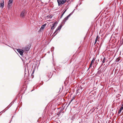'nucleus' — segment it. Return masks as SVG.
I'll list each match as a JSON object with an SVG mask.
<instances>
[{"label": "nucleus", "mask_w": 123, "mask_h": 123, "mask_svg": "<svg viewBox=\"0 0 123 123\" xmlns=\"http://www.w3.org/2000/svg\"><path fill=\"white\" fill-rule=\"evenodd\" d=\"M26 14V12L25 10H23L20 14V16L22 18H24Z\"/></svg>", "instance_id": "f257e3e1"}, {"label": "nucleus", "mask_w": 123, "mask_h": 123, "mask_svg": "<svg viewBox=\"0 0 123 123\" xmlns=\"http://www.w3.org/2000/svg\"><path fill=\"white\" fill-rule=\"evenodd\" d=\"M12 1L13 0H9L8 4V6L9 8H10L11 7L12 5Z\"/></svg>", "instance_id": "f03ea898"}, {"label": "nucleus", "mask_w": 123, "mask_h": 123, "mask_svg": "<svg viewBox=\"0 0 123 123\" xmlns=\"http://www.w3.org/2000/svg\"><path fill=\"white\" fill-rule=\"evenodd\" d=\"M19 53L21 55H22L23 54V50H22L20 49H17Z\"/></svg>", "instance_id": "7ed1b4c3"}, {"label": "nucleus", "mask_w": 123, "mask_h": 123, "mask_svg": "<svg viewBox=\"0 0 123 123\" xmlns=\"http://www.w3.org/2000/svg\"><path fill=\"white\" fill-rule=\"evenodd\" d=\"M56 24V22H55L54 23L52 24V26L51 27V31H53L55 28V25Z\"/></svg>", "instance_id": "20e7f679"}, {"label": "nucleus", "mask_w": 123, "mask_h": 123, "mask_svg": "<svg viewBox=\"0 0 123 123\" xmlns=\"http://www.w3.org/2000/svg\"><path fill=\"white\" fill-rule=\"evenodd\" d=\"M62 25H61L60 26H59L56 29V30H55V31L54 32V33H56L57 32V31L61 29V28L62 27Z\"/></svg>", "instance_id": "39448f33"}, {"label": "nucleus", "mask_w": 123, "mask_h": 123, "mask_svg": "<svg viewBox=\"0 0 123 123\" xmlns=\"http://www.w3.org/2000/svg\"><path fill=\"white\" fill-rule=\"evenodd\" d=\"M95 60L94 59V58L92 60V61L91 63V64H90V66H89L88 70L90 68V67H91V66H92V64H93V63L94 62V61H95Z\"/></svg>", "instance_id": "423d86ee"}, {"label": "nucleus", "mask_w": 123, "mask_h": 123, "mask_svg": "<svg viewBox=\"0 0 123 123\" xmlns=\"http://www.w3.org/2000/svg\"><path fill=\"white\" fill-rule=\"evenodd\" d=\"M69 17H70V15H68L64 19L63 21V22L64 23H65L66 21L68 19V18Z\"/></svg>", "instance_id": "0eeeda50"}, {"label": "nucleus", "mask_w": 123, "mask_h": 123, "mask_svg": "<svg viewBox=\"0 0 123 123\" xmlns=\"http://www.w3.org/2000/svg\"><path fill=\"white\" fill-rule=\"evenodd\" d=\"M46 25V24H45L42 25L41 26V28L40 29V30H42L44 29Z\"/></svg>", "instance_id": "6e6552de"}, {"label": "nucleus", "mask_w": 123, "mask_h": 123, "mask_svg": "<svg viewBox=\"0 0 123 123\" xmlns=\"http://www.w3.org/2000/svg\"><path fill=\"white\" fill-rule=\"evenodd\" d=\"M4 0H3V2L2 3H0V7H1L2 8L4 6Z\"/></svg>", "instance_id": "1a4fd4ad"}, {"label": "nucleus", "mask_w": 123, "mask_h": 123, "mask_svg": "<svg viewBox=\"0 0 123 123\" xmlns=\"http://www.w3.org/2000/svg\"><path fill=\"white\" fill-rule=\"evenodd\" d=\"M29 48L28 47L25 48H24L23 49V50L24 51H28L29 49Z\"/></svg>", "instance_id": "9d476101"}, {"label": "nucleus", "mask_w": 123, "mask_h": 123, "mask_svg": "<svg viewBox=\"0 0 123 123\" xmlns=\"http://www.w3.org/2000/svg\"><path fill=\"white\" fill-rule=\"evenodd\" d=\"M57 1L58 3V5L59 6H60L61 4L62 5V3L61 0H57Z\"/></svg>", "instance_id": "9b49d317"}, {"label": "nucleus", "mask_w": 123, "mask_h": 123, "mask_svg": "<svg viewBox=\"0 0 123 123\" xmlns=\"http://www.w3.org/2000/svg\"><path fill=\"white\" fill-rule=\"evenodd\" d=\"M62 3V5L65 3L66 2L67 0H61Z\"/></svg>", "instance_id": "f8f14e48"}, {"label": "nucleus", "mask_w": 123, "mask_h": 123, "mask_svg": "<svg viewBox=\"0 0 123 123\" xmlns=\"http://www.w3.org/2000/svg\"><path fill=\"white\" fill-rule=\"evenodd\" d=\"M66 2H67V3H68V5L70 4V3L71 2V1L70 0H68V1H67Z\"/></svg>", "instance_id": "ddd939ff"}, {"label": "nucleus", "mask_w": 123, "mask_h": 123, "mask_svg": "<svg viewBox=\"0 0 123 123\" xmlns=\"http://www.w3.org/2000/svg\"><path fill=\"white\" fill-rule=\"evenodd\" d=\"M74 96H73L71 98V100L70 102V103H69V104H70V103L74 100Z\"/></svg>", "instance_id": "4468645a"}, {"label": "nucleus", "mask_w": 123, "mask_h": 123, "mask_svg": "<svg viewBox=\"0 0 123 123\" xmlns=\"http://www.w3.org/2000/svg\"><path fill=\"white\" fill-rule=\"evenodd\" d=\"M54 49V47H53L51 49V51H53Z\"/></svg>", "instance_id": "2eb2a0df"}, {"label": "nucleus", "mask_w": 123, "mask_h": 123, "mask_svg": "<svg viewBox=\"0 0 123 123\" xmlns=\"http://www.w3.org/2000/svg\"><path fill=\"white\" fill-rule=\"evenodd\" d=\"M105 60H106L105 58V57H104L103 60V61H102V63H105Z\"/></svg>", "instance_id": "dca6fc26"}, {"label": "nucleus", "mask_w": 123, "mask_h": 123, "mask_svg": "<svg viewBox=\"0 0 123 123\" xmlns=\"http://www.w3.org/2000/svg\"><path fill=\"white\" fill-rule=\"evenodd\" d=\"M98 35L97 36V37L95 41H96V42H97V41L98 39Z\"/></svg>", "instance_id": "f3484780"}, {"label": "nucleus", "mask_w": 123, "mask_h": 123, "mask_svg": "<svg viewBox=\"0 0 123 123\" xmlns=\"http://www.w3.org/2000/svg\"><path fill=\"white\" fill-rule=\"evenodd\" d=\"M120 109L122 110L123 109V103L121 105V106Z\"/></svg>", "instance_id": "a211bd4d"}, {"label": "nucleus", "mask_w": 123, "mask_h": 123, "mask_svg": "<svg viewBox=\"0 0 123 123\" xmlns=\"http://www.w3.org/2000/svg\"><path fill=\"white\" fill-rule=\"evenodd\" d=\"M122 110L121 109H120L118 111V113L120 114L121 113Z\"/></svg>", "instance_id": "6ab92c4d"}, {"label": "nucleus", "mask_w": 123, "mask_h": 123, "mask_svg": "<svg viewBox=\"0 0 123 123\" xmlns=\"http://www.w3.org/2000/svg\"><path fill=\"white\" fill-rule=\"evenodd\" d=\"M73 13L72 12L71 13H70L68 15H70V16Z\"/></svg>", "instance_id": "aec40b11"}, {"label": "nucleus", "mask_w": 123, "mask_h": 123, "mask_svg": "<svg viewBox=\"0 0 123 123\" xmlns=\"http://www.w3.org/2000/svg\"><path fill=\"white\" fill-rule=\"evenodd\" d=\"M119 97V94H118V95H117V96H116V97H117V98L118 97Z\"/></svg>", "instance_id": "412c9836"}, {"label": "nucleus", "mask_w": 123, "mask_h": 123, "mask_svg": "<svg viewBox=\"0 0 123 123\" xmlns=\"http://www.w3.org/2000/svg\"><path fill=\"white\" fill-rule=\"evenodd\" d=\"M66 10H65V11L64 12H63V13H62V15H63V14L65 13L66 11Z\"/></svg>", "instance_id": "4be33fe9"}, {"label": "nucleus", "mask_w": 123, "mask_h": 123, "mask_svg": "<svg viewBox=\"0 0 123 123\" xmlns=\"http://www.w3.org/2000/svg\"><path fill=\"white\" fill-rule=\"evenodd\" d=\"M100 71H99V70H98V73H100Z\"/></svg>", "instance_id": "5701e85b"}, {"label": "nucleus", "mask_w": 123, "mask_h": 123, "mask_svg": "<svg viewBox=\"0 0 123 123\" xmlns=\"http://www.w3.org/2000/svg\"><path fill=\"white\" fill-rule=\"evenodd\" d=\"M63 15H62H62H61V18H62V16H63Z\"/></svg>", "instance_id": "b1692460"}, {"label": "nucleus", "mask_w": 123, "mask_h": 123, "mask_svg": "<svg viewBox=\"0 0 123 123\" xmlns=\"http://www.w3.org/2000/svg\"><path fill=\"white\" fill-rule=\"evenodd\" d=\"M96 41H95V42L94 43V44H95L96 43Z\"/></svg>", "instance_id": "393cba45"}, {"label": "nucleus", "mask_w": 123, "mask_h": 123, "mask_svg": "<svg viewBox=\"0 0 123 123\" xmlns=\"http://www.w3.org/2000/svg\"><path fill=\"white\" fill-rule=\"evenodd\" d=\"M122 40H123V39H122Z\"/></svg>", "instance_id": "a878e982"}, {"label": "nucleus", "mask_w": 123, "mask_h": 123, "mask_svg": "<svg viewBox=\"0 0 123 123\" xmlns=\"http://www.w3.org/2000/svg\"><path fill=\"white\" fill-rule=\"evenodd\" d=\"M103 63H102V65H103Z\"/></svg>", "instance_id": "bb28decb"}, {"label": "nucleus", "mask_w": 123, "mask_h": 123, "mask_svg": "<svg viewBox=\"0 0 123 123\" xmlns=\"http://www.w3.org/2000/svg\"><path fill=\"white\" fill-rule=\"evenodd\" d=\"M12 103V102H11V103Z\"/></svg>", "instance_id": "cd10ccee"}, {"label": "nucleus", "mask_w": 123, "mask_h": 123, "mask_svg": "<svg viewBox=\"0 0 123 123\" xmlns=\"http://www.w3.org/2000/svg\"><path fill=\"white\" fill-rule=\"evenodd\" d=\"M12 103V102H11V103Z\"/></svg>", "instance_id": "c85d7f7f"}]
</instances>
